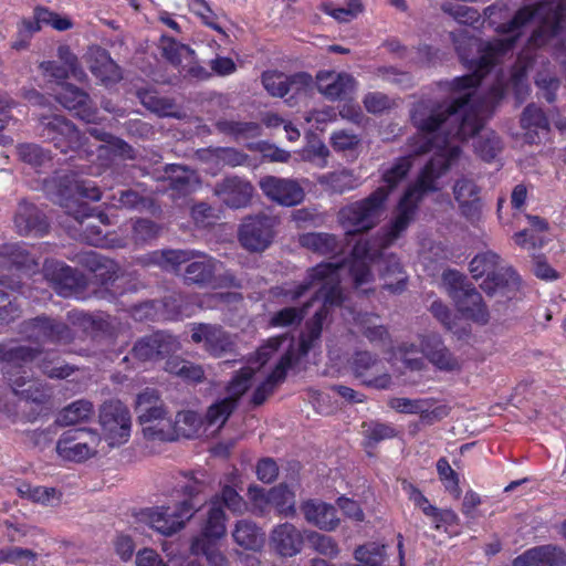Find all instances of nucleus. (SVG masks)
Masks as SVG:
<instances>
[{
  "instance_id": "nucleus-3",
  "label": "nucleus",
  "mask_w": 566,
  "mask_h": 566,
  "mask_svg": "<svg viewBox=\"0 0 566 566\" xmlns=\"http://www.w3.org/2000/svg\"><path fill=\"white\" fill-rule=\"evenodd\" d=\"M206 472L197 471L185 474V480L177 485L185 499L174 507L160 506L147 509L143 514L147 522L158 533L171 536L181 531L186 523L198 514L200 534L193 539H203L205 544H216L227 534V514L216 502H208L206 507L200 506L199 496L208 488Z\"/></svg>"
},
{
  "instance_id": "nucleus-41",
  "label": "nucleus",
  "mask_w": 566,
  "mask_h": 566,
  "mask_svg": "<svg viewBox=\"0 0 566 566\" xmlns=\"http://www.w3.org/2000/svg\"><path fill=\"white\" fill-rule=\"evenodd\" d=\"M94 413L93 403L88 400H76L63 408L56 418V423L62 427L74 426L90 419Z\"/></svg>"
},
{
  "instance_id": "nucleus-61",
  "label": "nucleus",
  "mask_w": 566,
  "mask_h": 566,
  "mask_svg": "<svg viewBox=\"0 0 566 566\" xmlns=\"http://www.w3.org/2000/svg\"><path fill=\"white\" fill-rule=\"evenodd\" d=\"M213 545L205 544L203 539H192L191 552L205 555L210 566H230L228 558Z\"/></svg>"
},
{
  "instance_id": "nucleus-51",
  "label": "nucleus",
  "mask_w": 566,
  "mask_h": 566,
  "mask_svg": "<svg viewBox=\"0 0 566 566\" xmlns=\"http://www.w3.org/2000/svg\"><path fill=\"white\" fill-rule=\"evenodd\" d=\"M210 502H216L222 510L227 507L233 514H242L247 509L243 497L230 485H224L220 493L211 496Z\"/></svg>"
},
{
  "instance_id": "nucleus-36",
  "label": "nucleus",
  "mask_w": 566,
  "mask_h": 566,
  "mask_svg": "<svg viewBox=\"0 0 566 566\" xmlns=\"http://www.w3.org/2000/svg\"><path fill=\"white\" fill-rule=\"evenodd\" d=\"M300 243L302 247L322 255H336L343 251V245L337 237L325 232L305 233L301 235Z\"/></svg>"
},
{
  "instance_id": "nucleus-50",
  "label": "nucleus",
  "mask_w": 566,
  "mask_h": 566,
  "mask_svg": "<svg viewBox=\"0 0 566 566\" xmlns=\"http://www.w3.org/2000/svg\"><path fill=\"white\" fill-rule=\"evenodd\" d=\"M136 95L144 107L160 117L170 115V111L174 108L171 99L158 96L155 91L140 88Z\"/></svg>"
},
{
  "instance_id": "nucleus-13",
  "label": "nucleus",
  "mask_w": 566,
  "mask_h": 566,
  "mask_svg": "<svg viewBox=\"0 0 566 566\" xmlns=\"http://www.w3.org/2000/svg\"><path fill=\"white\" fill-rule=\"evenodd\" d=\"M44 273L59 295L82 297L86 287V279L78 270L62 262L52 261L45 263Z\"/></svg>"
},
{
  "instance_id": "nucleus-20",
  "label": "nucleus",
  "mask_w": 566,
  "mask_h": 566,
  "mask_svg": "<svg viewBox=\"0 0 566 566\" xmlns=\"http://www.w3.org/2000/svg\"><path fill=\"white\" fill-rule=\"evenodd\" d=\"M421 353L438 370L455 373L461 370L460 359L446 346L438 334H428L421 338Z\"/></svg>"
},
{
  "instance_id": "nucleus-11",
  "label": "nucleus",
  "mask_w": 566,
  "mask_h": 566,
  "mask_svg": "<svg viewBox=\"0 0 566 566\" xmlns=\"http://www.w3.org/2000/svg\"><path fill=\"white\" fill-rule=\"evenodd\" d=\"M276 217L256 213L245 217L239 228V242L250 252H262L268 249L275 235Z\"/></svg>"
},
{
  "instance_id": "nucleus-8",
  "label": "nucleus",
  "mask_w": 566,
  "mask_h": 566,
  "mask_svg": "<svg viewBox=\"0 0 566 566\" xmlns=\"http://www.w3.org/2000/svg\"><path fill=\"white\" fill-rule=\"evenodd\" d=\"M34 129L43 142L52 144L64 154L81 145L80 130L73 122L62 115H41Z\"/></svg>"
},
{
  "instance_id": "nucleus-30",
  "label": "nucleus",
  "mask_w": 566,
  "mask_h": 566,
  "mask_svg": "<svg viewBox=\"0 0 566 566\" xmlns=\"http://www.w3.org/2000/svg\"><path fill=\"white\" fill-rule=\"evenodd\" d=\"M112 207L116 209H125L130 211L153 212L156 202L153 197L143 195L134 188H118L116 191L106 197Z\"/></svg>"
},
{
  "instance_id": "nucleus-16",
  "label": "nucleus",
  "mask_w": 566,
  "mask_h": 566,
  "mask_svg": "<svg viewBox=\"0 0 566 566\" xmlns=\"http://www.w3.org/2000/svg\"><path fill=\"white\" fill-rule=\"evenodd\" d=\"M85 437H88L92 443L99 440L95 432L85 428H74L63 432L56 443L59 455L75 462L90 458L95 451H93L88 441L84 439Z\"/></svg>"
},
{
  "instance_id": "nucleus-31",
  "label": "nucleus",
  "mask_w": 566,
  "mask_h": 566,
  "mask_svg": "<svg viewBox=\"0 0 566 566\" xmlns=\"http://www.w3.org/2000/svg\"><path fill=\"white\" fill-rule=\"evenodd\" d=\"M457 310L468 319L480 325H485L490 319V313L481 294L472 285L463 295L454 301Z\"/></svg>"
},
{
  "instance_id": "nucleus-35",
  "label": "nucleus",
  "mask_w": 566,
  "mask_h": 566,
  "mask_svg": "<svg viewBox=\"0 0 566 566\" xmlns=\"http://www.w3.org/2000/svg\"><path fill=\"white\" fill-rule=\"evenodd\" d=\"M235 544L248 551H259L264 544L263 531L250 520H240L232 532Z\"/></svg>"
},
{
  "instance_id": "nucleus-47",
  "label": "nucleus",
  "mask_w": 566,
  "mask_h": 566,
  "mask_svg": "<svg viewBox=\"0 0 566 566\" xmlns=\"http://www.w3.org/2000/svg\"><path fill=\"white\" fill-rule=\"evenodd\" d=\"M159 49L163 57L174 66L180 65L184 59H192L195 54L190 46L178 43L174 38L167 35L160 38Z\"/></svg>"
},
{
  "instance_id": "nucleus-45",
  "label": "nucleus",
  "mask_w": 566,
  "mask_h": 566,
  "mask_svg": "<svg viewBox=\"0 0 566 566\" xmlns=\"http://www.w3.org/2000/svg\"><path fill=\"white\" fill-rule=\"evenodd\" d=\"M318 182L331 192L339 195L357 187V179L353 171L348 169L324 175L318 179Z\"/></svg>"
},
{
  "instance_id": "nucleus-14",
  "label": "nucleus",
  "mask_w": 566,
  "mask_h": 566,
  "mask_svg": "<svg viewBox=\"0 0 566 566\" xmlns=\"http://www.w3.org/2000/svg\"><path fill=\"white\" fill-rule=\"evenodd\" d=\"M55 99L75 117L87 124H98L102 118L90 95L71 83H62L61 90L55 94Z\"/></svg>"
},
{
  "instance_id": "nucleus-26",
  "label": "nucleus",
  "mask_w": 566,
  "mask_h": 566,
  "mask_svg": "<svg viewBox=\"0 0 566 566\" xmlns=\"http://www.w3.org/2000/svg\"><path fill=\"white\" fill-rule=\"evenodd\" d=\"M270 538L274 551L280 556L293 557L301 553L305 533L302 534L293 524L286 522L275 526Z\"/></svg>"
},
{
  "instance_id": "nucleus-19",
  "label": "nucleus",
  "mask_w": 566,
  "mask_h": 566,
  "mask_svg": "<svg viewBox=\"0 0 566 566\" xmlns=\"http://www.w3.org/2000/svg\"><path fill=\"white\" fill-rule=\"evenodd\" d=\"M249 494L256 505L263 503L272 506L279 515L294 517L296 514L295 493L286 484L281 483L268 492L262 488L251 485Z\"/></svg>"
},
{
  "instance_id": "nucleus-42",
  "label": "nucleus",
  "mask_w": 566,
  "mask_h": 566,
  "mask_svg": "<svg viewBox=\"0 0 566 566\" xmlns=\"http://www.w3.org/2000/svg\"><path fill=\"white\" fill-rule=\"evenodd\" d=\"M163 227L148 218H136L132 220L130 239L135 245L150 244L158 239Z\"/></svg>"
},
{
  "instance_id": "nucleus-59",
  "label": "nucleus",
  "mask_w": 566,
  "mask_h": 566,
  "mask_svg": "<svg viewBox=\"0 0 566 566\" xmlns=\"http://www.w3.org/2000/svg\"><path fill=\"white\" fill-rule=\"evenodd\" d=\"M201 424V416L192 410L179 411L175 418L176 430L188 438L196 434L199 431Z\"/></svg>"
},
{
  "instance_id": "nucleus-52",
  "label": "nucleus",
  "mask_w": 566,
  "mask_h": 566,
  "mask_svg": "<svg viewBox=\"0 0 566 566\" xmlns=\"http://www.w3.org/2000/svg\"><path fill=\"white\" fill-rule=\"evenodd\" d=\"M474 149L483 160L491 161L501 151L502 143L494 132H484L474 142Z\"/></svg>"
},
{
  "instance_id": "nucleus-49",
  "label": "nucleus",
  "mask_w": 566,
  "mask_h": 566,
  "mask_svg": "<svg viewBox=\"0 0 566 566\" xmlns=\"http://www.w3.org/2000/svg\"><path fill=\"white\" fill-rule=\"evenodd\" d=\"M313 77L307 72L286 74V101L292 104L300 96H306L313 88Z\"/></svg>"
},
{
  "instance_id": "nucleus-21",
  "label": "nucleus",
  "mask_w": 566,
  "mask_h": 566,
  "mask_svg": "<svg viewBox=\"0 0 566 566\" xmlns=\"http://www.w3.org/2000/svg\"><path fill=\"white\" fill-rule=\"evenodd\" d=\"M253 191L252 184L238 176L226 177L213 187V195L231 209L249 206Z\"/></svg>"
},
{
  "instance_id": "nucleus-1",
  "label": "nucleus",
  "mask_w": 566,
  "mask_h": 566,
  "mask_svg": "<svg viewBox=\"0 0 566 566\" xmlns=\"http://www.w3.org/2000/svg\"><path fill=\"white\" fill-rule=\"evenodd\" d=\"M565 14L566 0H547L535 8L524 7L511 19L507 7L495 3L484 9V22L493 27L496 32L506 34V38L488 42L465 35L454 39L461 61L472 73L457 77L450 83V101L432 109L427 117L413 116L419 129L431 135L428 138L430 144L428 150L436 149V151L420 171L416 182L410 185L400 198L395 216L391 218V237H399L406 231L427 193L441 189L439 179L461 157V149L453 142L465 140L482 128L483 122L473 98L476 87L492 67L514 48L520 36V29L532 19L541 22L528 39L527 50L518 56L512 74L513 85L518 93L524 88L523 81L532 64L528 51L541 48L559 36Z\"/></svg>"
},
{
  "instance_id": "nucleus-53",
  "label": "nucleus",
  "mask_w": 566,
  "mask_h": 566,
  "mask_svg": "<svg viewBox=\"0 0 566 566\" xmlns=\"http://www.w3.org/2000/svg\"><path fill=\"white\" fill-rule=\"evenodd\" d=\"M235 402L231 399H220L212 403L205 416L209 426H223L235 409Z\"/></svg>"
},
{
  "instance_id": "nucleus-2",
  "label": "nucleus",
  "mask_w": 566,
  "mask_h": 566,
  "mask_svg": "<svg viewBox=\"0 0 566 566\" xmlns=\"http://www.w3.org/2000/svg\"><path fill=\"white\" fill-rule=\"evenodd\" d=\"M380 232L381 235L371 241H356L350 250V260L336 263H321L312 268L305 280L298 285L283 291V296L294 302L312 289L317 287L310 301L311 305L315 301H322V306L306 322V331L300 338V352L302 355H307L321 338L323 324L328 317L331 308L342 306L344 302L339 285V270L347 266L357 286L368 282L370 270L367 261L375 262L381 259L389 247V226L381 227Z\"/></svg>"
},
{
  "instance_id": "nucleus-40",
  "label": "nucleus",
  "mask_w": 566,
  "mask_h": 566,
  "mask_svg": "<svg viewBox=\"0 0 566 566\" xmlns=\"http://www.w3.org/2000/svg\"><path fill=\"white\" fill-rule=\"evenodd\" d=\"M165 370L189 382L198 384L202 382L205 379V370L201 365L182 359L178 356L170 357L166 360Z\"/></svg>"
},
{
  "instance_id": "nucleus-56",
  "label": "nucleus",
  "mask_w": 566,
  "mask_h": 566,
  "mask_svg": "<svg viewBox=\"0 0 566 566\" xmlns=\"http://www.w3.org/2000/svg\"><path fill=\"white\" fill-rule=\"evenodd\" d=\"M305 539L313 549L329 558L336 557L339 553L337 543L325 534L316 531H305Z\"/></svg>"
},
{
  "instance_id": "nucleus-38",
  "label": "nucleus",
  "mask_w": 566,
  "mask_h": 566,
  "mask_svg": "<svg viewBox=\"0 0 566 566\" xmlns=\"http://www.w3.org/2000/svg\"><path fill=\"white\" fill-rule=\"evenodd\" d=\"M521 126L525 130L526 139L530 143H535V137L539 133L546 134L549 129V123L542 111L534 104L527 105L521 116Z\"/></svg>"
},
{
  "instance_id": "nucleus-33",
  "label": "nucleus",
  "mask_w": 566,
  "mask_h": 566,
  "mask_svg": "<svg viewBox=\"0 0 566 566\" xmlns=\"http://www.w3.org/2000/svg\"><path fill=\"white\" fill-rule=\"evenodd\" d=\"M103 214H98L97 217L93 216L91 212V217L84 218L83 221H77L81 227H85L82 229L84 240L94 247H112V248H124L126 247V241L120 238L111 237L107 233H104L99 223L104 222Z\"/></svg>"
},
{
  "instance_id": "nucleus-6",
  "label": "nucleus",
  "mask_w": 566,
  "mask_h": 566,
  "mask_svg": "<svg viewBox=\"0 0 566 566\" xmlns=\"http://www.w3.org/2000/svg\"><path fill=\"white\" fill-rule=\"evenodd\" d=\"M381 176L385 186L340 209L339 219L347 235L366 233L380 222L389 197V168L384 169Z\"/></svg>"
},
{
  "instance_id": "nucleus-5",
  "label": "nucleus",
  "mask_w": 566,
  "mask_h": 566,
  "mask_svg": "<svg viewBox=\"0 0 566 566\" xmlns=\"http://www.w3.org/2000/svg\"><path fill=\"white\" fill-rule=\"evenodd\" d=\"M39 353V349L29 346L0 344L2 373L14 394L21 399L42 405L51 398V390L40 380L30 379L24 367V364L32 361Z\"/></svg>"
},
{
  "instance_id": "nucleus-60",
  "label": "nucleus",
  "mask_w": 566,
  "mask_h": 566,
  "mask_svg": "<svg viewBox=\"0 0 566 566\" xmlns=\"http://www.w3.org/2000/svg\"><path fill=\"white\" fill-rule=\"evenodd\" d=\"M262 84L266 92L273 97H286V74L279 71H265L262 76Z\"/></svg>"
},
{
  "instance_id": "nucleus-7",
  "label": "nucleus",
  "mask_w": 566,
  "mask_h": 566,
  "mask_svg": "<svg viewBox=\"0 0 566 566\" xmlns=\"http://www.w3.org/2000/svg\"><path fill=\"white\" fill-rule=\"evenodd\" d=\"M500 262V255L493 251H485L476 254L469 264L470 273L474 279L486 274V279L481 284L482 290L493 295L501 293L510 297L509 293L518 289L520 277L512 268L496 269Z\"/></svg>"
},
{
  "instance_id": "nucleus-22",
  "label": "nucleus",
  "mask_w": 566,
  "mask_h": 566,
  "mask_svg": "<svg viewBox=\"0 0 566 566\" xmlns=\"http://www.w3.org/2000/svg\"><path fill=\"white\" fill-rule=\"evenodd\" d=\"M356 84L354 76L345 72L319 71L316 74L317 90L329 101L350 97Z\"/></svg>"
},
{
  "instance_id": "nucleus-18",
  "label": "nucleus",
  "mask_w": 566,
  "mask_h": 566,
  "mask_svg": "<svg viewBox=\"0 0 566 566\" xmlns=\"http://www.w3.org/2000/svg\"><path fill=\"white\" fill-rule=\"evenodd\" d=\"M177 348L178 342L174 336L165 332H156L139 338L130 354L142 361L158 360L169 356Z\"/></svg>"
},
{
  "instance_id": "nucleus-23",
  "label": "nucleus",
  "mask_w": 566,
  "mask_h": 566,
  "mask_svg": "<svg viewBox=\"0 0 566 566\" xmlns=\"http://www.w3.org/2000/svg\"><path fill=\"white\" fill-rule=\"evenodd\" d=\"M14 227L21 235L42 237L49 231L45 213L34 203L22 200L14 213Z\"/></svg>"
},
{
  "instance_id": "nucleus-9",
  "label": "nucleus",
  "mask_w": 566,
  "mask_h": 566,
  "mask_svg": "<svg viewBox=\"0 0 566 566\" xmlns=\"http://www.w3.org/2000/svg\"><path fill=\"white\" fill-rule=\"evenodd\" d=\"M19 334L38 345L67 344L74 338L72 329L64 322L45 315L23 321L19 325Z\"/></svg>"
},
{
  "instance_id": "nucleus-10",
  "label": "nucleus",
  "mask_w": 566,
  "mask_h": 566,
  "mask_svg": "<svg viewBox=\"0 0 566 566\" xmlns=\"http://www.w3.org/2000/svg\"><path fill=\"white\" fill-rule=\"evenodd\" d=\"M99 424L109 447H119L130 437L132 417L128 408L119 400L106 401L99 409Z\"/></svg>"
},
{
  "instance_id": "nucleus-28",
  "label": "nucleus",
  "mask_w": 566,
  "mask_h": 566,
  "mask_svg": "<svg viewBox=\"0 0 566 566\" xmlns=\"http://www.w3.org/2000/svg\"><path fill=\"white\" fill-rule=\"evenodd\" d=\"M86 61L91 73L102 83H116L122 78L119 66L105 49L91 48L86 54Z\"/></svg>"
},
{
  "instance_id": "nucleus-54",
  "label": "nucleus",
  "mask_w": 566,
  "mask_h": 566,
  "mask_svg": "<svg viewBox=\"0 0 566 566\" xmlns=\"http://www.w3.org/2000/svg\"><path fill=\"white\" fill-rule=\"evenodd\" d=\"M253 375L254 369L250 367H244L237 373L227 387L229 396L226 399L234 400L237 407L240 398L250 388Z\"/></svg>"
},
{
  "instance_id": "nucleus-17",
  "label": "nucleus",
  "mask_w": 566,
  "mask_h": 566,
  "mask_svg": "<svg viewBox=\"0 0 566 566\" xmlns=\"http://www.w3.org/2000/svg\"><path fill=\"white\" fill-rule=\"evenodd\" d=\"M260 188L270 200L285 207L296 206L305 197L303 187L294 179L265 176L260 180Z\"/></svg>"
},
{
  "instance_id": "nucleus-32",
  "label": "nucleus",
  "mask_w": 566,
  "mask_h": 566,
  "mask_svg": "<svg viewBox=\"0 0 566 566\" xmlns=\"http://www.w3.org/2000/svg\"><path fill=\"white\" fill-rule=\"evenodd\" d=\"M220 264L213 258L203 256L201 260L189 262L184 271V280L187 285L207 287L214 282L217 268Z\"/></svg>"
},
{
  "instance_id": "nucleus-39",
  "label": "nucleus",
  "mask_w": 566,
  "mask_h": 566,
  "mask_svg": "<svg viewBox=\"0 0 566 566\" xmlns=\"http://www.w3.org/2000/svg\"><path fill=\"white\" fill-rule=\"evenodd\" d=\"M34 264V258L19 243H7L0 247V265L3 268L28 269Z\"/></svg>"
},
{
  "instance_id": "nucleus-25",
  "label": "nucleus",
  "mask_w": 566,
  "mask_h": 566,
  "mask_svg": "<svg viewBox=\"0 0 566 566\" xmlns=\"http://www.w3.org/2000/svg\"><path fill=\"white\" fill-rule=\"evenodd\" d=\"M72 322L93 339L112 337L116 331L115 319L103 312H74Z\"/></svg>"
},
{
  "instance_id": "nucleus-48",
  "label": "nucleus",
  "mask_w": 566,
  "mask_h": 566,
  "mask_svg": "<svg viewBox=\"0 0 566 566\" xmlns=\"http://www.w3.org/2000/svg\"><path fill=\"white\" fill-rule=\"evenodd\" d=\"M311 302H307L302 307H284L275 312L270 318V325L272 327H294L298 326L304 319Z\"/></svg>"
},
{
  "instance_id": "nucleus-46",
  "label": "nucleus",
  "mask_w": 566,
  "mask_h": 566,
  "mask_svg": "<svg viewBox=\"0 0 566 566\" xmlns=\"http://www.w3.org/2000/svg\"><path fill=\"white\" fill-rule=\"evenodd\" d=\"M216 128L226 135L234 138H253L260 135L261 126L255 122H239L230 119H219Z\"/></svg>"
},
{
  "instance_id": "nucleus-63",
  "label": "nucleus",
  "mask_w": 566,
  "mask_h": 566,
  "mask_svg": "<svg viewBox=\"0 0 566 566\" xmlns=\"http://www.w3.org/2000/svg\"><path fill=\"white\" fill-rule=\"evenodd\" d=\"M57 57L69 69L74 80L84 82L87 78V74L81 66L77 56L71 51L69 45L63 44L57 48Z\"/></svg>"
},
{
  "instance_id": "nucleus-4",
  "label": "nucleus",
  "mask_w": 566,
  "mask_h": 566,
  "mask_svg": "<svg viewBox=\"0 0 566 566\" xmlns=\"http://www.w3.org/2000/svg\"><path fill=\"white\" fill-rule=\"evenodd\" d=\"M44 190L76 221H83L93 212L85 200L98 201L103 197L95 181L80 179L74 171L57 172L45 179Z\"/></svg>"
},
{
  "instance_id": "nucleus-62",
  "label": "nucleus",
  "mask_w": 566,
  "mask_h": 566,
  "mask_svg": "<svg viewBox=\"0 0 566 566\" xmlns=\"http://www.w3.org/2000/svg\"><path fill=\"white\" fill-rule=\"evenodd\" d=\"M442 281L448 295L453 302L472 286V284L467 282L465 276L455 270L446 271L442 275Z\"/></svg>"
},
{
  "instance_id": "nucleus-24",
  "label": "nucleus",
  "mask_w": 566,
  "mask_h": 566,
  "mask_svg": "<svg viewBox=\"0 0 566 566\" xmlns=\"http://www.w3.org/2000/svg\"><path fill=\"white\" fill-rule=\"evenodd\" d=\"M300 510L308 524L322 531L333 532L339 526L340 518L337 516V510L329 503L307 500L301 504Z\"/></svg>"
},
{
  "instance_id": "nucleus-43",
  "label": "nucleus",
  "mask_w": 566,
  "mask_h": 566,
  "mask_svg": "<svg viewBox=\"0 0 566 566\" xmlns=\"http://www.w3.org/2000/svg\"><path fill=\"white\" fill-rule=\"evenodd\" d=\"M387 555L385 544L368 542L359 545L354 551V558L357 564L353 566H381Z\"/></svg>"
},
{
  "instance_id": "nucleus-55",
  "label": "nucleus",
  "mask_w": 566,
  "mask_h": 566,
  "mask_svg": "<svg viewBox=\"0 0 566 566\" xmlns=\"http://www.w3.org/2000/svg\"><path fill=\"white\" fill-rule=\"evenodd\" d=\"M17 490L21 497L44 505H49L53 502V500L57 499V491L54 488L33 486L23 482L18 486Z\"/></svg>"
},
{
  "instance_id": "nucleus-15",
  "label": "nucleus",
  "mask_w": 566,
  "mask_h": 566,
  "mask_svg": "<svg viewBox=\"0 0 566 566\" xmlns=\"http://www.w3.org/2000/svg\"><path fill=\"white\" fill-rule=\"evenodd\" d=\"M349 364L353 375L363 385L377 389L389 386L385 364L369 352H356Z\"/></svg>"
},
{
  "instance_id": "nucleus-37",
  "label": "nucleus",
  "mask_w": 566,
  "mask_h": 566,
  "mask_svg": "<svg viewBox=\"0 0 566 566\" xmlns=\"http://www.w3.org/2000/svg\"><path fill=\"white\" fill-rule=\"evenodd\" d=\"M136 412L142 424L164 419L165 410L159 403L156 390L147 388L137 396Z\"/></svg>"
},
{
  "instance_id": "nucleus-64",
  "label": "nucleus",
  "mask_w": 566,
  "mask_h": 566,
  "mask_svg": "<svg viewBox=\"0 0 566 566\" xmlns=\"http://www.w3.org/2000/svg\"><path fill=\"white\" fill-rule=\"evenodd\" d=\"M361 432L365 437V447L369 449L376 447L380 441L389 437L388 428L376 421H365L361 424Z\"/></svg>"
},
{
  "instance_id": "nucleus-12",
  "label": "nucleus",
  "mask_w": 566,
  "mask_h": 566,
  "mask_svg": "<svg viewBox=\"0 0 566 566\" xmlns=\"http://www.w3.org/2000/svg\"><path fill=\"white\" fill-rule=\"evenodd\" d=\"M191 340L195 344L202 343L203 350L216 358L232 354L235 349L233 336L217 324H196L191 331Z\"/></svg>"
},
{
  "instance_id": "nucleus-44",
  "label": "nucleus",
  "mask_w": 566,
  "mask_h": 566,
  "mask_svg": "<svg viewBox=\"0 0 566 566\" xmlns=\"http://www.w3.org/2000/svg\"><path fill=\"white\" fill-rule=\"evenodd\" d=\"M17 154L21 161L40 169L52 160L51 151L33 143L20 144L17 146Z\"/></svg>"
},
{
  "instance_id": "nucleus-27",
  "label": "nucleus",
  "mask_w": 566,
  "mask_h": 566,
  "mask_svg": "<svg viewBox=\"0 0 566 566\" xmlns=\"http://www.w3.org/2000/svg\"><path fill=\"white\" fill-rule=\"evenodd\" d=\"M513 566H566V554L556 545L536 546L514 558Z\"/></svg>"
},
{
  "instance_id": "nucleus-29",
  "label": "nucleus",
  "mask_w": 566,
  "mask_h": 566,
  "mask_svg": "<svg viewBox=\"0 0 566 566\" xmlns=\"http://www.w3.org/2000/svg\"><path fill=\"white\" fill-rule=\"evenodd\" d=\"M295 363L296 358L292 352L282 355L272 373L255 388L251 398L252 403L254 406H261L274 391L275 386L285 379L287 370L292 368Z\"/></svg>"
},
{
  "instance_id": "nucleus-58",
  "label": "nucleus",
  "mask_w": 566,
  "mask_h": 566,
  "mask_svg": "<svg viewBox=\"0 0 566 566\" xmlns=\"http://www.w3.org/2000/svg\"><path fill=\"white\" fill-rule=\"evenodd\" d=\"M437 472L440 481L443 483L446 491L459 499L461 495V489L459 485V475L451 468L449 461L446 458H440L437 461Z\"/></svg>"
},
{
  "instance_id": "nucleus-57",
  "label": "nucleus",
  "mask_w": 566,
  "mask_h": 566,
  "mask_svg": "<svg viewBox=\"0 0 566 566\" xmlns=\"http://www.w3.org/2000/svg\"><path fill=\"white\" fill-rule=\"evenodd\" d=\"M198 254L193 250H163L158 262L167 270L179 272L180 266L185 263H189Z\"/></svg>"
},
{
  "instance_id": "nucleus-34",
  "label": "nucleus",
  "mask_w": 566,
  "mask_h": 566,
  "mask_svg": "<svg viewBox=\"0 0 566 566\" xmlns=\"http://www.w3.org/2000/svg\"><path fill=\"white\" fill-rule=\"evenodd\" d=\"M160 179L169 181V188L181 196L192 192L198 184V177L193 170L182 165H166L165 176Z\"/></svg>"
}]
</instances>
